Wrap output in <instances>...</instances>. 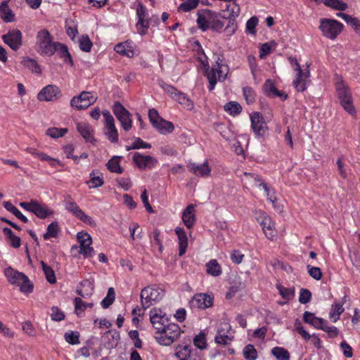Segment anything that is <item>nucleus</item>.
Instances as JSON below:
<instances>
[{
    "instance_id": "412c9836",
    "label": "nucleus",
    "mask_w": 360,
    "mask_h": 360,
    "mask_svg": "<svg viewBox=\"0 0 360 360\" xmlns=\"http://www.w3.org/2000/svg\"><path fill=\"white\" fill-rule=\"evenodd\" d=\"M175 233L178 237L179 243V255L183 256L188 247V238L186 233L183 228L176 227L175 229Z\"/></svg>"
},
{
    "instance_id": "ea45409f",
    "label": "nucleus",
    "mask_w": 360,
    "mask_h": 360,
    "mask_svg": "<svg viewBox=\"0 0 360 360\" xmlns=\"http://www.w3.org/2000/svg\"><path fill=\"white\" fill-rule=\"evenodd\" d=\"M150 321L151 324L158 323V322H161L164 321H167V319L165 317V314H163L162 311L160 309L153 308L150 311Z\"/></svg>"
},
{
    "instance_id": "0e129e2a",
    "label": "nucleus",
    "mask_w": 360,
    "mask_h": 360,
    "mask_svg": "<svg viewBox=\"0 0 360 360\" xmlns=\"http://www.w3.org/2000/svg\"><path fill=\"white\" fill-rule=\"evenodd\" d=\"M276 44L274 41L271 43H264L262 44L259 50V56L263 58L264 56L271 53L272 48L276 47Z\"/></svg>"
},
{
    "instance_id": "cd10ccee",
    "label": "nucleus",
    "mask_w": 360,
    "mask_h": 360,
    "mask_svg": "<svg viewBox=\"0 0 360 360\" xmlns=\"http://www.w3.org/2000/svg\"><path fill=\"white\" fill-rule=\"evenodd\" d=\"M0 16L5 22H11L15 20V15L6 1H2L0 4Z\"/></svg>"
},
{
    "instance_id": "052dcab7",
    "label": "nucleus",
    "mask_w": 360,
    "mask_h": 360,
    "mask_svg": "<svg viewBox=\"0 0 360 360\" xmlns=\"http://www.w3.org/2000/svg\"><path fill=\"white\" fill-rule=\"evenodd\" d=\"M159 84L160 87L172 97V99H174L179 93V91L174 86L166 84L163 81H161Z\"/></svg>"
},
{
    "instance_id": "f257e3e1",
    "label": "nucleus",
    "mask_w": 360,
    "mask_h": 360,
    "mask_svg": "<svg viewBox=\"0 0 360 360\" xmlns=\"http://www.w3.org/2000/svg\"><path fill=\"white\" fill-rule=\"evenodd\" d=\"M4 275L11 285L19 286L22 292L30 293L33 291L34 286L24 273L9 266L4 269Z\"/></svg>"
},
{
    "instance_id": "4c0bfd02",
    "label": "nucleus",
    "mask_w": 360,
    "mask_h": 360,
    "mask_svg": "<svg viewBox=\"0 0 360 360\" xmlns=\"http://www.w3.org/2000/svg\"><path fill=\"white\" fill-rule=\"evenodd\" d=\"M80 286L83 288H86V292L84 291L83 289L77 288L76 292L77 293L84 298H87L89 295H91L94 291V285L89 280L82 281L79 283Z\"/></svg>"
},
{
    "instance_id": "e433bc0d",
    "label": "nucleus",
    "mask_w": 360,
    "mask_h": 360,
    "mask_svg": "<svg viewBox=\"0 0 360 360\" xmlns=\"http://www.w3.org/2000/svg\"><path fill=\"white\" fill-rule=\"evenodd\" d=\"M342 304H333L331 306L329 318L333 322L335 323L340 319V316L344 312V307Z\"/></svg>"
},
{
    "instance_id": "338daca9",
    "label": "nucleus",
    "mask_w": 360,
    "mask_h": 360,
    "mask_svg": "<svg viewBox=\"0 0 360 360\" xmlns=\"http://www.w3.org/2000/svg\"><path fill=\"white\" fill-rule=\"evenodd\" d=\"M295 327L297 332L305 340H309L311 335L307 332L304 327L302 326L301 322L299 319H296L295 322Z\"/></svg>"
},
{
    "instance_id": "f3484780",
    "label": "nucleus",
    "mask_w": 360,
    "mask_h": 360,
    "mask_svg": "<svg viewBox=\"0 0 360 360\" xmlns=\"http://www.w3.org/2000/svg\"><path fill=\"white\" fill-rule=\"evenodd\" d=\"M133 162L141 169H151L158 163L157 159L150 155H143L135 153L132 158Z\"/></svg>"
},
{
    "instance_id": "1a4fd4ad",
    "label": "nucleus",
    "mask_w": 360,
    "mask_h": 360,
    "mask_svg": "<svg viewBox=\"0 0 360 360\" xmlns=\"http://www.w3.org/2000/svg\"><path fill=\"white\" fill-rule=\"evenodd\" d=\"M112 111L124 130L127 131L130 130L132 127L130 112L119 101L114 103Z\"/></svg>"
},
{
    "instance_id": "4468645a",
    "label": "nucleus",
    "mask_w": 360,
    "mask_h": 360,
    "mask_svg": "<svg viewBox=\"0 0 360 360\" xmlns=\"http://www.w3.org/2000/svg\"><path fill=\"white\" fill-rule=\"evenodd\" d=\"M77 239L79 243V252L84 257H91L94 255V250L91 247L92 243L91 236L87 233L79 232Z\"/></svg>"
},
{
    "instance_id": "8fccbe9b",
    "label": "nucleus",
    "mask_w": 360,
    "mask_h": 360,
    "mask_svg": "<svg viewBox=\"0 0 360 360\" xmlns=\"http://www.w3.org/2000/svg\"><path fill=\"white\" fill-rule=\"evenodd\" d=\"M115 300V292L113 288H109L108 290L107 295L101 301V304L103 309L108 308Z\"/></svg>"
},
{
    "instance_id": "a878e982",
    "label": "nucleus",
    "mask_w": 360,
    "mask_h": 360,
    "mask_svg": "<svg viewBox=\"0 0 360 360\" xmlns=\"http://www.w3.org/2000/svg\"><path fill=\"white\" fill-rule=\"evenodd\" d=\"M56 52H58L60 57L63 58L65 63H67L71 66H73V60L66 45L58 42L56 46Z\"/></svg>"
},
{
    "instance_id": "7c9ffc66",
    "label": "nucleus",
    "mask_w": 360,
    "mask_h": 360,
    "mask_svg": "<svg viewBox=\"0 0 360 360\" xmlns=\"http://www.w3.org/2000/svg\"><path fill=\"white\" fill-rule=\"evenodd\" d=\"M335 86L338 94V99L342 98L343 96H347V94H351V91L349 86L346 84V83L340 77L337 76Z\"/></svg>"
},
{
    "instance_id": "6ab92c4d",
    "label": "nucleus",
    "mask_w": 360,
    "mask_h": 360,
    "mask_svg": "<svg viewBox=\"0 0 360 360\" xmlns=\"http://www.w3.org/2000/svg\"><path fill=\"white\" fill-rule=\"evenodd\" d=\"M230 330L231 326L229 323H224L222 328L218 329L215 336L216 342L221 345L229 344L233 340V337L226 334V332H229Z\"/></svg>"
},
{
    "instance_id": "5701e85b",
    "label": "nucleus",
    "mask_w": 360,
    "mask_h": 360,
    "mask_svg": "<svg viewBox=\"0 0 360 360\" xmlns=\"http://www.w3.org/2000/svg\"><path fill=\"white\" fill-rule=\"evenodd\" d=\"M303 321L304 323L310 324L315 328L319 330L322 328L323 323L326 322L323 319L317 317L314 315V314L309 311H305L304 313Z\"/></svg>"
},
{
    "instance_id": "4d7b16f0",
    "label": "nucleus",
    "mask_w": 360,
    "mask_h": 360,
    "mask_svg": "<svg viewBox=\"0 0 360 360\" xmlns=\"http://www.w3.org/2000/svg\"><path fill=\"white\" fill-rule=\"evenodd\" d=\"M79 48L82 51L89 52L92 47V42L87 35H82L79 39Z\"/></svg>"
},
{
    "instance_id": "864d4df0",
    "label": "nucleus",
    "mask_w": 360,
    "mask_h": 360,
    "mask_svg": "<svg viewBox=\"0 0 360 360\" xmlns=\"http://www.w3.org/2000/svg\"><path fill=\"white\" fill-rule=\"evenodd\" d=\"M199 4V0H186L178 6V11L189 12L195 8Z\"/></svg>"
},
{
    "instance_id": "49530a36",
    "label": "nucleus",
    "mask_w": 360,
    "mask_h": 360,
    "mask_svg": "<svg viewBox=\"0 0 360 360\" xmlns=\"http://www.w3.org/2000/svg\"><path fill=\"white\" fill-rule=\"evenodd\" d=\"M41 265L47 281L51 284L55 283L56 282V278L53 269L50 266H48L44 261H41Z\"/></svg>"
},
{
    "instance_id": "9d476101",
    "label": "nucleus",
    "mask_w": 360,
    "mask_h": 360,
    "mask_svg": "<svg viewBox=\"0 0 360 360\" xmlns=\"http://www.w3.org/2000/svg\"><path fill=\"white\" fill-rule=\"evenodd\" d=\"M96 101V98L93 96L90 92L82 91L79 95L72 97L70 100V105L77 110H81L88 108Z\"/></svg>"
},
{
    "instance_id": "c85d7f7f",
    "label": "nucleus",
    "mask_w": 360,
    "mask_h": 360,
    "mask_svg": "<svg viewBox=\"0 0 360 360\" xmlns=\"http://www.w3.org/2000/svg\"><path fill=\"white\" fill-rule=\"evenodd\" d=\"M153 127L162 134H170L174 129V126L171 122L165 120L162 118L160 119V120L153 125Z\"/></svg>"
},
{
    "instance_id": "5fc2aeb1",
    "label": "nucleus",
    "mask_w": 360,
    "mask_h": 360,
    "mask_svg": "<svg viewBox=\"0 0 360 360\" xmlns=\"http://www.w3.org/2000/svg\"><path fill=\"white\" fill-rule=\"evenodd\" d=\"M67 132V128L50 127L47 129L46 134L53 139H56L63 136Z\"/></svg>"
},
{
    "instance_id": "c756f323",
    "label": "nucleus",
    "mask_w": 360,
    "mask_h": 360,
    "mask_svg": "<svg viewBox=\"0 0 360 360\" xmlns=\"http://www.w3.org/2000/svg\"><path fill=\"white\" fill-rule=\"evenodd\" d=\"M32 213L34 214L40 219H45L48 216L52 215L53 212L47 209L46 205H41L37 202L34 201L32 209Z\"/></svg>"
},
{
    "instance_id": "39448f33",
    "label": "nucleus",
    "mask_w": 360,
    "mask_h": 360,
    "mask_svg": "<svg viewBox=\"0 0 360 360\" xmlns=\"http://www.w3.org/2000/svg\"><path fill=\"white\" fill-rule=\"evenodd\" d=\"M181 330L178 324L168 323L162 331L155 335L157 342L165 346H169L176 341L180 336Z\"/></svg>"
},
{
    "instance_id": "2f4dec72",
    "label": "nucleus",
    "mask_w": 360,
    "mask_h": 360,
    "mask_svg": "<svg viewBox=\"0 0 360 360\" xmlns=\"http://www.w3.org/2000/svg\"><path fill=\"white\" fill-rule=\"evenodd\" d=\"M341 106L350 115H354L356 113L355 108L353 105V99L352 93L347 94L346 96L339 99Z\"/></svg>"
},
{
    "instance_id": "603ef678",
    "label": "nucleus",
    "mask_w": 360,
    "mask_h": 360,
    "mask_svg": "<svg viewBox=\"0 0 360 360\" xmlns=\"http://www.w3.org/2000/svg\"><path fill=\"white\" fill-rule=\"evenodd\" d=\"M224 110L231 115H236L240 113L242 108L238 103L231 101L224 105Z\"/></svg>"
},
{
    "instance_id": "680f3d73",
    "label": "nucleus",
    "mask_w": 360,
    "mask_h": 360,
    "mask_svg": "<svg viewBox=\"0 0 360 360\" xmlns=\"http://www.w3.org/2000/svg\"><path fill=\"white\" fill-rule=\"evenodd\" d=\"M193 343L196 347L200 349L206 348L207 343L205 334L202 332H200L193 339Z\"/></svg>"
},
{
    "instance_id": "ddd939ff",
    "label": "nucleus",
    "mask_w": 360,
    "mask_h": 360,
    "mask_svg": "<svg viewBox=\"0 0 360 360\" xmlns=\"http://www.w3.org/2000/svg\"><path fill=\"white\" fill-rule=\"evenodd\" d=\"M5 44L14 51H17L22 44V32L17 29L11 30L7 34L2 36Z\"/></svg>"
},
{
    "instance_id": "7ed1b4c3",
    "label": "nucleus",
    "mask_w": 360,
    "mask_h": 360,
    "mask_svg": "<svg viewBox=\"0 0 360 360\" xmlns=\"http://www.w3.org/2000/svg\"><path fill=\"white\" fill-rule=\"evenodd\" d=\"M164 294L163 289L155 284L144 288L140 295L143 308L148 309L159 302L162 299Z\"/></svg>"
},
{
    "instance_id": "58836bf2",
    "label": "nucleus",
    "mask_w": 360,
    "mask_h": 360,
    "mask_svg": "<svg viewBox=\"0 0 360 360\" xmlns=\"http://www.w3.org/2000/svg\"><path fill=\"white\" fill-rule=\"evenodd\" d=\"M3 233L9 240L10 245L14 248H18L20 246V238L15 236L12 230L9 228L5 227L3 229Z\"/></svg>"
},
{
    "instance_id": "09e8293b",
    "label": "nucleus",
    "mask_w": 360,
    "mask_h": 360,
    "mask_svg": "<svg viewBox=\"0 0 360 360\" xmlns=\"http://www.w3.org/2000/svg\"><path fill=\"white\" fill-rule=\"evenodd\" d=\"M323 4L338 11H345L347 8V4L342 0H323Z\"/></svg>"
},
{
    "instance_id": "c9c22d12",
    "label": "nucleus",
    "mask_w": 360,
    "mask_h": 360,
    "mask_svg": "<svg viewBox=\"0 0 360 360\" xmlns=\"http://www.w3.org/2000/svg\"><path fill=\"white\" fill-rule=\"evenodd\" d=\"M191 354V346L190 345H184L181 346L179 345L176 349V352L174 355L179 360H188Z\"/></svg>"
},
{
    "instance_id": "f03ea898",
    "label": "nucleus",
    "mask_w": 360,
    "mask_h": 360,
    "mask_svg": "<svg viewBox=\"0 0 360 360\" xmlns=\"http://www.w3.org/2000/svg\"><path fill=\"white\" fill-rule=\"evenodd\" d=\"M57 43L58 41H53V38L47 30H40L37 34V51L41 55L53 56L56 53Z\"/></svg>"
},
{
    "instance_id": "bb28decb",
    "label": "nucleus",
    "mask_w": 360,
    "mask_h": 360,
    "mask_svg": "<svg viewBox=\"0 0 360 360\" xmlns=\"http://www.w3.org/2000/svg\"><path fill=\"white\" fill-rule=\"evenodd\" d=\"M89 176L90 179L86 181L89 188H98L104 184L103 175L98 171L93 170Z\"/></svg>"
},
{
    "instance_id": "b1692460",
    "label": "nucleus",
    "mask_w": 360,
    "mask_h": 360,
    "mask_svg": "<svg viewBox=\"0 0 360 360\" xmlns=\"http://www.w3.org/2000/svg\"><path fill=\"white\" fill-rule=\"evenodd\" d=\"M181 218L184 224L188 229L193 227L195 221L193 205L191 204L187 206V207L183 212Z\"/></svg>"
},
{
    "instance_id": "de8ad7c7",
    "label": "nucleus",
    "mask_w": 360,
    "mask_h": 360,
    "mask_svg": "<svg viewBox=\"0 0 360 360\" xmlns=\"http://www.w3.org/2000/svg\"><path fill=\"white\" fill-rule=\"evenodd\" d=\"M214 129L216 131L219 133L221 136L226 140H229L231 138V133L228 127L222 123H215Z\"/></svg>"
},
{
    "instance_id": "4be33fe9",
    "label": "nucleus",
    "mask_w": 360,
    "mask_h": 360,
    "mask_svg": "<svg viewBox=\"0 0 360 360\" xmlns=\"http://www.w3.org/2000/svg\"><path fill=\"white\" fill-rule=\"evenodd\" d=\"M63 203L65 208L75 217L78 218V217L82 214L83 210L78 206L70 195H64Z\"/></svg>"
},
{
    "instance_id": "bf43d9fd",
    "label": "nucleus",
    "mask_w": 360,
    "mask_h": 360,
    "mask_svg": "<svg viewBox=\"0 0 360 360\" xmlns=\"http://www.w3.org/2000/svg\"><path fill=\"white\" fill-rule=\"evenodd\" d=\"M138 32L141 35H145L147 33L149 27V22L148 19H138V22L136 25Z\"/></svg>"
},
{
    "instance_id": "6e6552de",
    "label": "nucleus",
    "mask_w": 360,
    "mask_h": 360,
    "mask_svg": "<svg viewBox=\"0 0 360 360\" xmlns=\"http://www.w3.org/2000/svg\"><path fill=\"white\" fill-rule=\"evenodd\" d=\"M255 218L262 226L266 237L269 240H274L276 237L277 232L271 217L264 212L259 210L255 212Z\"/></svg>"
},
{
    "instance_id": "aec40b11",
    "label": "nucleus",
    "mask_w": 360,
    "mask_h": 360,
    "mask_svg": "<svg viewBox=\"0 0 360 360\" xmlns=\"http://www.w3.org/2000/svg\"><path fill=\"white\" fill-rule=\"evenodd\" d=\"M120 339V333L116 330H109L102 336V340L105 343V346L108 348H115Z\"/></svg>"
},
{
    "instance_id": "473e14b6",
    "label": "nucleus",
    "mask_w": 360,
    "mask_h": 360,
    "mask_svg": "<svg viewBox=\"0 0 360 360\" xmlns=\"http://www.w3.org/2000/svg\"><path fill=\"white\" fill-rule=\"evenodd\" d=\"M74 302L75 311L79 317L83 316L84 312L87 307L91 308L94 306L93 303H86L84 302L80 297H75Z\"/></svg>"
},
{
    "instance_id": "393cba45",
    "label": "nucleus",
    "mask_w": 360,
    "mask_h": 360,
    "mask_svg": "<svg viewBox=\"0 0 360 360\" xmlns=\"http://www.w3.org/2000/svg\"><path fill=\"white\" fill-rule=\"evenodd\" d=\"M188 167L193 174L200 176H208L211 171L207 162L200 165L191 163L189 164Z\"/></svg>"
},
{
    "instance_id": "37998d69",
    "label": "nucleus",
    "mask_w": 360,
    "mask_h": 360,
    "mask_svg": "<svg viewBox=\"0 0 360 360\" xmlns=\"http://www.w3.org/2000/svg\"><path fill=\"white\" fill-rule=\"evenodd\" d=\"M59 231L58 223L53 221L48 226L46 232L44 234L43 238L44 240H49L51 238H57Z\"/></svg>"
},
{
    "instance_id": "6e6d98bb",
    "label": "nucleus",
    "mask_w": 360,
    "mask_h": 360,
    "mask_svg": "<svg viewBox=\"0 0 360 360\" xmlns=\"http://www.w3.org/2000/svg\"><path fill=\"white\" fill-rule=\"evenodd\" d=\"M243 355L247 360H255L257 358V352L252 345H248L243 349Z\"/></svg>"
},
{
    "instance_id": "a19ab883",
    "label": "nucleus",
    "mask_w": 360,
    "mask_h": 360,
    "mask_svg": "<svg viewBox=\"0 0 360 360\" xmlns=\"http://www.w3.org/2000/svg\"><path fill=\"white\" fill-rule=\"evenodd\" d=\"M120 157L119 156H114L107 162V168L111 172L117 174H122L124 170L120 165Z\"/></svg>"
},
{
    "instance_id": "a18cd8bd",
    "label": "nucleus",
    "mask_w": 360,
    "mask_h": 360,
    "mask_svg": "<svg viewBox=\"0 0 360 360\" xmlns=\"http://www.w3.org/2000/svg\"><path fill=\"white\" fill-rule=\"evenodd\" d=\"M174 100L177 101L187 110H192L193 108V103L192 101L183 92L179 91Z\"/></svg>"
},
{
    "instance_id": "774afa93",
    "label": "nucleus",
    "mask_w": 360,
    "mask_h": 360,
    "mask_svg": "<svg viewBox=\"0 0 360 360\" xmlns=\"http://www.w3.org/2000/svg\"><path fill=\"white\" fill-rule=\"evenodd\" d=\"M258 24V18L256 16L251 17L246 22V30L250 34L256 33L255 27Z\"/></svg>"
},
{
    "instance_id": "72a5a7b5",
    "label": "nucleus",
    "mask_w": 360,
    "mask_h": 360,
    "mask_svg": "<svg viewBox=\"0 0 360 360\" xmlns=\"http://www.w3.org/2000/svg\"><path fill=\"white\" fill-rule=\"evenodd\" d=\"M115 51L120 55L125 56L127 57H133L134 51L129 46V43L124 42L120 43L115 46Z\"/></svg>"
},
{
    "instance_id": "f704fd0d",
    "label": "nucleus",
    "mask_w": 360,
    "mask_h": 360,
    "mask_svg": "<svg viewBox=\"0 0 360 360\" xmlns=\"http://www.w3.org/2000/svg\"><path fill=\"white\" fill-rule=\"evenodd\" d=\"M3 205L6 210L11 212L22 222L27 223L28 221V219L25 215H23L20 212V211L16 207H15L10 201L4 202Z\"/></svg>"
},
{
    "instance_id": "c03bdc74",
    "label": "nucleus",
    "mask_w": 360,
    "mask_h": 360,
    "mask_svg": "<svg viewBox=\"0 0 360 360\" xmlns=\"http://www.w3.org/2000/svg\"><path fill=\"white\" fill-rule=\"evenodd\" d=\"M207 273L213 276H218L221 274V268L216 259H211L206 264Z\"/></svg>"
},
{
    "instance_id": "9b49d317",
    "label": "nucleus",
    "mask_w": 360,
    "mask_h": 360,
    "mask_svg": "<svg viewBox=\"0 0 360 360\" xmlns=\"http://www.w3.org/2000/svg\"><path fill=\"white\" fill-rule=\"evenodd\" d=\"M251 127L256 137L263 138L268 135L269 128L264 117L259 112H254L250 116Z\"/></svg>"
},
{
    "instance_id": "2eb2a0df",
    "label": "nucleus",
    "mask_w": 360,
    "mask_h": 360,
    "mask_svg": "<svg viewBox=\"0 0 360 360\" xmlns=\"http://www.w3.org/2000/svg\"><path fill=\"white\" fill-rule=\"evenodd\" d=\"M61 91L56 85H47L44 86L37 94V98L40 101H53L61 96Z\"/></svg>"
},
{
    "instance_id": "423d86ee",
    "label": "nucleus",
    "mask_w": 360,
    "mask_h": 360,
    "mask_svg": "<svg viewBox=\"0 0 360 360\" xmlns=\"http://www.w3.org/2000/svg\"><path fill=\"white\" fill-rule=\"evenodd\" d=\"M319 28L325 37L333 40L342 32L343 25L336 20L322 18Z\"/></svg>"
},
{
    "instance_id": "f8f14e48",
    "label": "nucleus",
    "mask_w": 360,
    "mask_h": 360,
    "mask_svg": "<svg viewBox=\"0 0 360 360\" xmlns=\"http://www.w3.org/2000/svg\"><path fill=\"white\" fill-rule=\"evenodd\" d=\"M103 116L105 119V135L110 142L117 143L118 141V132L115 127L112 115L108 110H104Z\"/></svg>"
},
{
    "instance_id": "e2e57ef3",
    "label": "nucleus",
    "mask_w": 360,
    "mask_h": 360,
    "mask_svg": "<svg viewBox=\"0 0 360 360\" xmlns=\"http://www.w3.org/2000/svg\"><path fill=\"white\" fill-rule=\"evenodd\" d=\"M65 340L70 345H77L79 343L78 332H67L65 333Z\"/></svg>"
},
{
    "instance_id": "79ce46f5",
    "label": "nucleus",
    "mask_w": 360,
    "mask_h": 360,
    "mask_svg": "<svg viewBox=\"0 0 360 360\" xmlns=\"http://www.w3.org/2000/svg\"><path fill=\"white\" fill-rule=\"evenodd\" d=\"M21 63L25 68H28L34 73L40 74L41 72V68L37 62L32 58L24 57Z\"/></svg>"
},
{
    "instance_id": "3c124183",
    "label": "nucleus",
    "mask_w": 360,
    "mask_h": 360,
    "mask_svg": "<svg viewBox=\"0 0 360 360\" xmlns=\"http://www.w3.org/2000/svg\"><path fill=\"white\" fill-rule=\"evenodd\" d=\"M271 353L278 360H290L289 352L283 347H274Z\"/></svg>"
},
{
    "instance_id": "69168bd1",
    "label": "nucleus",
    "mask_w": 360,
    "mask_h": 360,
    "mask_svg": "<svg viewBox=\"0 0 360 360\" xmlns=\"http://www.w3.org/2000/svg\"><path fill=\"white\" fill-rule=\"evenodd\" d=\"M264 89L267 96L273 97L275 93H278V89L270 79L266 80L265 82Z\"/></svg>"
},
{
    "instance_id": "a211bd4d",
    "label": "nucleus",
    "mask_w": 360,
    "mask_h": 360,
    "mask_svg": "<svg viewBox=\"0 0 360 360\" xmlns=\"http://www.w3.org/2000/svg\"><path fill=\"white\" fill-rule=\"evenodd\" d=\"M77 129L86 142L94 143L96 141L93 134L94 130L89 124L78 122L77 123Z\"/></svg>"
},
{
    "instance_id": "13d9d810",
    "label": "nucleus",
    "mask_w": 360,
    "mask_h": 360,
    "mask_svg": "<svg viewBox=\"0 0 360 360\" xmlns=\"http://www.w3.org/2000/svg\"><path fill=\"white\" fill-rule=\"evenodd\" d=\"M65 30L67 34L72 39H74L78 33L77 25H75L74 22L66 21L65 22Z\"/></svg>"
},
{
    "instance_id": "dca6fc26",
    "label": "nucleus",
    "mask_w": 360,
    "mask_h": 360,
    "mask_svg": "<svg viewBox=\"0 0 360 360\" xmlns=\"http://www.w3.org/2000/svg\"><path fill=\"white\" fill-rule=\"evenodd\" d=\"M192 309H205L212 306L213 297L205 293L195 294L189 302Z\"/></svg>"
},
{
    "instance_id": "0eeeda50",
    "label": "nucleus",
    "mask_w": 360,
    "mask_h": 360,
    "mask_svg": "<svg viewBox=\"0 0 360 360\" xmlns=\"http://www.w3.org/2000/svg\"><path fill=\"white\" fill-rule=\"evenodd\" d=\"M288 60L294 70L297 72V78L293 81V85L297 91H304L307 86V79L309 77L310 72L309 70V65H307V68L304 70L301 68L297 60L293 57H289Z\"/></svg>"
},
{
    "instance_id": "20e7f679",
    "label": "nucleus",
    "mask_w": 360,
    "mask_h": 360,
    "mask_svg": "<svg viewBox=\"0 0 360 360\" xmlns=\"http://www.w3.org/2000/svg\"><path fill=\"white\" fill-rule=\"evenodd\" d=\"M228 70V66L223 63V59L218 58L216 64L206 72L209 81L208 89L210 91H212L214 89L217 82H222L226 79Z\"/></svg>"
}]
</instances>
